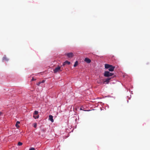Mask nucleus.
Returning <instances> with one entry per match:
<instances>
[{
	"label": "nucleus",
	"mask_w": 150,
	"mask_h": 150,
	"mask_svg": "<svg viewBox=\"0 0 150 150\" xmlns=\"http://www.w3.org/2000/svg\"><path fill=\"white\" fill-rule=\"evenodd\" d=\"M114 74L112 73H110L108 71H105L104 73V75L106 77H109L112 76Z\"/></svg>",
	"instance_id": "f257e3e1"
},
{
	"label": "nucleus",
	"mask_w": 150,
	"mask_h": 150,
	"mask_svg": "<svg viewBox=\"0 0 150 150\" xmlns=\"http://www.w3.org/2000/svg\"><path fill=\"white\" fill-rule=\"evenodd\" d=\"M53 71L54 73H55L61 71H62V70L61 69V67L60 66H58L54 69Z\"/></svg>",
	"instance_id": "f03ea898"
},
{
	"label": "nucleus",
	"mask_w": 150,
	"mask_h": 150,
	"mask_svg": "<svg viewBox=\"0 0 150 150\" xmlns=\"http://www.w3.org/2000/svg\"><path fill=\"white\" fill-rule=\"evenodd\" d=\"M112 78H108L106 79L105 81L103 83V84L104 83H106L108 84L109 81L110 79Z\"/></svg>",
	"instance_id": "7ed1b4c3"
},
{
	"label": "nucleus",
	"mask_w": 150,
	"mask_h": 150,
	"mask_svg": "<svg viewBox=\"0 0 150 150\" xmlns=\"http://www.w3.org/2000/svg\"><path fill=\"white\" fill-rule=\"evenodd\" d=\"M84 61L88 63H89L91 62V60L89 59L86 57L84 59Z\"/></svg>",
	"instance_id": "20e7f679"
},
{
	"label": "nucleus",
	"mask_w": 150,
	"mask_h": 150,
	"mask_svg": "<svg viewBox=\"0 0 150 150\" xmlns=\"http://www.w3.org/2000/svg\"><path fill=\"white\" fill-rule=\"evenodd\" d=\"M115 67L111 65V66L108 69V70L110 71H114V69H115Z\"/></svg>",
	"instance_id": "39448f33"
},
{
	"label": "nucleus",
	"mask_w": 150,
	"mask_h": 150,
	"mask_svg": "<svg viewBox=\"0 0 150 150\" xmlns=\"http://www.w3.org/2000/svg\"><path fill=\"white\" fill-rule=\"evenodd\" d=\"M49 120L51 121L52 122H54V120L53 119V117L52 115H50L49 116Z\"/></svg>",
	"instance_id": "423d86ee"
},
{
	"label": "nucleus",
	"mask_w": 150,
	"mask_h": 150,
	"mask_svg": "<svg viewBox=\"0 0 150 150\" xmlns=\"http://www.w3.org/2000/svg\"><path fill=\"white\" fill-rule=\"evenodd\" d=\"M66 55L68 57H71L73 56V54L71 52H70L69 53H68L66 54Z\"/></svg>",
	"instance_id": "0eeeda50"
},
{
	"label": "nucleus",
	"mask_w": 150,
	"mask_h": 150,
	"mask_svg": "<svg viewBox=\"0 0 150 150\" xmlns=\"http://www.w3.org/2000/svg\"><path fill=\"white\" fill-rule=\"evenodd\" d=\"M70 64V62L68 61H66L64 62L63 64V66H64V65H66L67 64L68 65H69Z\"/></svg>",
	"instance_id": "6e6552de"
},
{
	"label": "nucleus",
	"mask_w": 150,
	"mask_h": 150,
	"mask_svg": "<svg viewBox=\"0 0 150 150\" xmlns=\"http://www.w3.org/2000/svg\"><path fill=\"white\" fill-rule=\"evenodd\" d=\"M111 66V65H110L108 64H105V69H109L110 67Z\"/></svg>",
	"instance_id": "1a4fd4ad"
},
{
	"label": "nucleus",
	"mask_w": 150,
	"mask_h": 150,
	"mask_svg": "<svg viewBox=\"0 0 150 150\" xmlns=\"http://www.w3.org/2000/svg\"><path fill=\"white\" fill-rule=\"evenodd\" d=\"M3 60L4 61H7L8 60V59L6 56L4 57L3 58Z\"/></svg>",
	"instance_id": "9d476101"
},
{
	"label": "nucleus",
	"mask_w": 150,
	"mask_h": 150,
	"mask_svg": "<svg viewBox=\"0 0 150 150\" xmlns=\"http://www.w3.org/2000/svg\"><path fill=\"white\" fill-rule=\"evenodd\" d=\"M20 123V122L19 121H17L16 124V126L17 128H18L19 127V126L18 125V124Z\"/></svg>",
	"instance_id": "9b49d317"
},
{
	"label": "nucleus",
	"mask_w": 150,
	"mask_h": 150,
	"mask_svg": "<svg viewBox=\"0 0 150 150\" xmlns=\"http://www.w3.org/2000/svg\"><path fill=\"white\" fill-rule=\"evenodd\" d=\"M78 61H76L75 62V63H74V67H76V66H77V65H78Z\"/></svg>",
	"instance_id": "f8f14e48"
},
{
	"label": "nucleus",
	"mask_w": 150,
	"mask_h": 150,
	"mask_svg": "<svg viewBox=\"0 0 150 150\" xmlns=\"http://www.w3.org/2000/svg\"><path fill=\"white\" fill-rule=\"evenodd\" d=\"M35 115H33V117L35 119H36L38 118L39 117V115H37V116H35Z\"/></svg>",
	"instance_id": "ddd939ff"
},
{
	"label": "nucleus",
	"mask_w": 150,
	"mask_h": 150,
	"mask_svg": "<svg viewBox=\"0 0 150 150\" xmlns=\"http://www.w3.org/2000/svg\"><path fill=\"white\" fill-rule=\"evenodd\" d=\"M38 111L35 110L34 111L33 115H38Z\"/></svg>",
	"instance_id": "4468645a"
},
{
	"label": "nucleus",
	"mask_w": 150,
	"mask_h": 150,
	"mask_svg": "<svg viewBox=\"0 0 150 150\" xmlns=\"http://www.w3.org/2000/svg\"><path fill=\"white\" fill-rule=\"evenodd\" d=\"M97 83L99 84H103V82L101 81L100 80L99 81H98L97 82Z\"/></svg>",
	"instance_id": "2eb2a0df"
},
{
	"label": "nucleus",
	"mask_w": 150,
	"mask_h": 150,
	"mask_svg": "<svg viewBox=\"0 0 150 150\" xmlns=\"http://www.w3.org/2000/svg\"><path fill=\"white\" fill-rule=\"evenodd\" d=\"M22 144H23V143L22 142H19L18 143V145L20 146L22 145Z\"/></svg>",
	"instance_id": "dca6fc26"
},
{
	"label": "nucleus",
	"mask_w": 150,
	"mask_h": 150,
	"mask_svg": "<svg viewBox=\"0 0 150 150\" xmlns=\"http://www.w3.org/2000/svg\"><path fill=\"white\" fill-rule=\"evenodd\" d=\"M33 127H35V128H36L37 127V124L36 123H34L33 124Z\"/></svg>",
	"instance_id": "f3484780"
},
{
	"label": "nucleus",
	"mask_w": 150,
	"mask_h": 150,
	"mask_svg": "<svg viewBox=\"0 0 150 150\" xmlns=\"http://www.w3.org/2000/svg\"><path fill=\"white\" fill-rule=\"evenodd\" d=\"M29 150H35V149L34 148L32 147Z\"/></svg>",
	"instance_id": "a211bd4d"
},
{
	"label": "nucleus",
	"mask_w": 150,
	"mask_h": 150,
	"mask_svg": "<svg viewBox=\"0 0 150 150\" xmlns=\"http://www.w3.org/2000/svg\"><path fill=\"white\" fill-rule=\"evenodd\" d=\"M41 83V82L40 81V82H38V83H37V84L38 86H39Z\"/></svg>",
	"instance_id": "6ab92c4d"
},
{
	"label": "nucleus",
	"mask_w": 150,
	"mask_h": 150,
	"mask_svg": "<svg viewBox=\"0 0 150 150\" xmlns=\"http://www.w3.org/2000/svg\"><path fill=\"white\" fill-rule=\"evenodd\" d=\"M36 80V79H35L34 78H33L31 80V81H35V80Z\"/></svg>",
	"instance_id": "aec40b11"
},
{
	"label": "nucleus",
	"mask_w": 150,
	"mask_h": 150,
	"mask_svg": "<svg viewBox=\"0 0 150 150\" xmlns=\"http://www.w3.org/2000/svg\"><path fill=\"white\" fill-rule=\"evenodd\" d=\"M45 81L44 80H43L42 81H40L41 83H43L45 82Z\"/></svg>",
	"instance_id": "412c9836"
},
{
	"label": "nucleus",
	"mask_w": 150,
	"mask_h": 150,
	"mask_svg": "<svg viewBox=\"0 0 150 150\" xmlns=\"http://www.w3.org/2000/svg\"><path fill=\"white\" fill-rule=\"evenodd\" d=\"M80 110H83L82 108H80Z\"/></svg>",
	"instance_id": "4be33fe9"
},
{
	"label": "nucleus",
	"mask_w": 150,
	"mask_h": 150,
	"mask_svg": "<svg viewBox=\"0 0 150 150\" xmlns=\"http://www.w3.org/2000/svg\"><path fill=\"white\" fill-rule=\"evenodd\" d=\"M2 114V112H0V115Z\"/></svg>",
	"instance_id": "5701e85b"
}]
</instances>
